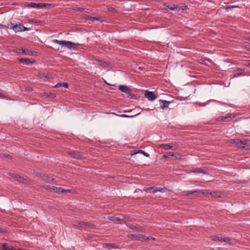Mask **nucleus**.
Wrapping results in <instances>:
<instances>
[{
  "label": "nucleus",
  "instance_id": "1",
  "mask_svg": "<svg viewBox=\"0 0 250 250\" xmlns=\"http://www.w3.org/2000/svg\"><path fill=\"white\" fill-rule=\"evenodd\" d=\"M6 28L13 29L15 32L26 31L30 29L29 28L24 26L20 22L16 24H14L13 23L10 22L7 25Z\"/></svg>",
  "mask_w": 250,
  "mask_h": 250
},
{
  "label": "nucleus",
  "instance_id": "2",
  "mask_svg": "<svg viewBox=\"0 0 250 250\" xmlns=\"http://www.w3.org/2000/svg\"><path fill=\"white\" fill-rule=\"evenodd\" d=\"M159 148H162L164 150L172 149L173 150H177L179 147V145L176 143H170L169 144H160L158 145Z\"/></svg>",
  "mask_w": 250,
  "mask_h": 250
},
{
  "label": "nucleus",
  "instance_id": "3",
  "mask_svg": "<svg viewBox=\"0 0 250 250\" xmlns=\"http://www.w3.org/2000/svg\"><path fill=\"white\" fill-rule=\"evenodd\" d=\"M118 89L122 92L128 95V97L136 99V96L131 92V90L126 85H120L118 86Z\"/></svg>",
  "mask_w": 250,
  "mask_h": 250
},
{
  "label": "nucleus",
  "instance_id": "4",
  "mask_svg": "<svg viewBox=\"0 0 250 250\" xmlns=\"http://www.w3.org/2000/svg\"><path fill=\"white\" fill-rule=\"evenodd\" d=\"M167 8L172 11H180L181 10H187L188 7L187 5H184L183 6H180L176 4H168Z\"/></svg>",
  "mask_w": 250,
  "mask_h": 250
},
{
  "label": "nucleus",
  "instance_id": "5",
  "mask_svg": "<svg viewBox=\"0 0 250 250\" xmlns=\"http://www.w3.org/2000/svg\"><path fill=\"white\" fill-rule=\"evenodd\" d=\"M122 216V218H118V217L110 216H108L107 218L108 220L111 221L114 223L122 224H123V222H122V221H123V220L125 219V218L124 217V216Z\"/></svg>",
  "mask_w": 250,
  "mask_h": 250
},
{
  "label": "nucleus",
  "instance_id": "6",
  "mask_svg": "<svg viewBox=\"0 0 250 250\" xmlns=\"http://www.w3.org/2000/svg\"><path fill=\"white\" fill-rule=\"evenodd\" d=\"M145 97L150 101H153L157 98V96L153 92L146 90L145 92Z\"/></svg>",
  "mask_w": 250,
  "mask_h": 250
},
{
  "label": "nucleus",
  "instance_id": "7",
  "mask_svg": "<svg viewBox=\"0 0 250 250\" xmlns=\"http://www.w3.org/2000/svg\"><path fill=\"white\" fill-rule=\"evenodd\" d=\"M22 52L25 55H28V56H33L34 55V54L35 52L32 51V50L27 49V48H19L17 49V53H21Z\"/></svg>",
  "mask_w": 250,
  "mask_h": 250
},
{
  "label": "nucleus",
  "instance_id": "8",
  "mask_svg": "<svg viewBox=\"0 0 250 250\" xmlns=\"http://www.w3.org/2000/svg\"><path fill=\"white\" fill-rule=\"evenodd\" d=\"M126 226L132 229H134L138 232H143L144 229L139 225H134L132 224H126Z\"/></svg>",
  "mask_w": 250,
  "mask_h": 250
},
{
  "label": "nucleus",
  "instance_id": "9",
  "mask_svg": "<svg viewBox=\"0 0 250 250\" xmlns=\"http://www.w3.org/2000/svg\"><path fill=\"white\" fill-rule=\"evenodd\" d=\"M145 238V235L143 234H131L130 236V238L132 240H138L140 241H144V239Z\"/></svg>",
  "mask_w": 250,
  "mask_h": 250
},
{
  "label": "nucleus",
  "instance_id": "10",
  "mask_svg": "<svg viewBox=\"0 0 250 250\" xmlns=\"http://www.w3.org/2000/svg\"><path fill=\"white\" fill-rule=\"evenodd\" d=\"M234 116H232V114H229L225 116L220 117V122H229L231 121Z\"/></svg>",
  "mask_w": 250,
  "mask_h": 250
},
{
  "label": "nucleus",
  "instance_id": "11",
  "mask_svg": "<svg viewBox=\"0 0 250 250\" xmlns=\"http://www.w3.org/2000/svg\"><path fill=\"white\" fill-rule=\"evenodd\" d=\"M96 61L100 65L103 66L104 68H109L110 67V63L108 62H105L99 59H96Z\"/></svg>",
  "mask_w": 250,
  "mask_h": 250
},
{
  "label": "nucleus",
  "instance_id": "12",
  "mask_svg": "<svg viewBox=\"0 0 250 250\" xmlns=\"http://www.w3.org/2000/svg\"><path fill=\"white\" fill-rule=\"evenodd\" d=\"M159 102H160V108L162 109H164L166 107H167L170 103V102L169 101L162 100H160Z\"/></svg>",
  "mask_w": 250,
  "mask_h": 250
},
{
  "label": "nucleus",
  "instance_id": "13",
  "mask_svg": "<svg viewBox=\"0 0 250 250\" xmlns=\"http://www.w3.org/2000/svg\"><path fill=\"white\" fill-rule=\"evenodd\" d=\"M234 142L238 145V147L242 148L243 147L244 145L247 144V141L246 140H239V139H235L234 140Z\"/></svg>",
  "mask_w": 250,
  "mask_h": 250
},
{
  "label": "nucleus",
  "instance_id": "14",
  "mask_svg": "<svg viewBox=\"0 0 250 250\" xmlns=\"http://www.w3.org/2000/svg\"><path fill=\"white\" fill-rule=\"evenodd\" d=\"M27 7L41 9V3L30 2L27 4Z\"/></svg>",
  "mask_w": 250,
  "mask_h": 250
},
{
  "label": "nucleus",
  "instance_id": "15",
  "mask_svg": "<svg viewBox=\"0 0 250 250\" xmlns=\"http://www.w3.org/2000/svg\"><path fill=\"white\" fill-rule=\"evenodd\" d=\"M16 180L21 183L24 184H29V182L25 178L18 175Z\"/></svg>",
  "mask_w": 250,
  "mask_h": 250
},
{
  "label": "nucleus",
  "instance_id": "16",
  "mask_svg": "<svg viewBox=\"0 0 250 250\" xmlns=\"http://www.w3.org/2000/svg\"><path fill=\"white\" fill-rule=\"evenodd\" d=\"M132 152V155H135L137 153H141L146 157H149V154H148L145 151H144V150H134Z\"/></svg>",
  "mask_w": 250,
  "mask_h": 250
},
{
  "label": "nucleus",
  "instance_id": "17",
  "mask_svg": "<svg viewBox=\"0 0 250 250\" xmlns=\"http://www.w3.org/2000/svg\"><path fill=\"white\" fill-rule=\"evenodd\" d=\"M86 225V222H77L74 224V226L77 228H85Z\"/></svg>",
  "mask_w": 250,
  "mask_h": 250
},
{
  "label": "nucleus",
  "instance_id": "18",
  "mask_svg": "<svg viewBox=\"0 0 250 250\" xmlns=\"http://www.w3.org/2000/svg\"><path fill=\"white\" fill-rule=\"evenodd\" d=\"M192 172L194 173L195 174H199V173H203V174H206V171L202 169V168H195L193 169L192 171Z\"/></svg>",
  "mask_w": 250,
  "mask_h": 250
},
{
  "label": "nucleus",
  "instance_id": "19",
  "mask_svg": "<svg viewBox=\"0 0 250 250\" xmlns=\"http://www.w3.org/2000/svg\"><path fill=\"white\" fill-rule=\"evenodd\" d=\"M42 180L50 183L53 182V181L54 180V179L53 178L45 174L42 175Z\"/></svg>",
  "mask_w": 250,
  "mask_h": 250
},
{
  "label": "nucleus",
  "instance_id": "20",
  "mask_svg": "<svg viewBox=\"0 0 250 250\" xmlns=\"http://www.w3.org/2000/svg\"><path fill=\"white\" fill-rule=\"evenodd\" d=\"M18 60L19 61V62H24L26 64L30 63H33L35 62L34 61H31L30 60H29L28 59H25V58H19V59H18Z\"/></svg>",
  "mask_w": 250,
  "mask_h": 250
},
{
  "label": "nucleus",
  "instance_id": "21",
  "mask_svg": "<svg viewBox=\"0 0 250 250\" xmlns=\"http://www.w3.org/2000/svg\"><path fill=\"white\" fill-rule=\"evenodd\" d=\"M62 188L60 187H56L52 186L51 188V191L54 192V193H62Z\"/></svg>",
  "mask_w": 250,
  "mask_h": 250
},
{
  "label": "nucleus",
  "instance_id": "22",
  "mask_svg": "<svg viewBox=\"0 0 250 250\" xmlns=\"http://www.w3.org/2000/svg\"><path fill=\"white\" fill-rule=\"evenodd\" d=\"M74 43L70 41H65L64 46L68 49H71L74 47Z\"/></svg>",
  "mask_w": 250,
  "mask_h": 250
},
{
  "label": "nucleus",
  "instance_id": "23",
  "mask_svg": "<svg viewBox=\"0 0 250 250\" xmlns=\"http://www.w3.org/2000/svg\"><path fill=\"white\" fill-rule=\"evenodd\" d=\"M104 247H109V248H112L113 249H117L118 248L117 245L113 243H106L104 244L103 245Z\"/></svg>",
  "mask_w": 250,
  "mask_h": 250
},
{
  "label": "nucleus",
  "instance_id": "24",
  "mask_svg": "<svg viewBox=\"0 0 250 250\" xmlns=\"http://www.w3.org/2000/svg\"><path fill=\"white\" fill-rule=\"evenodd\" d=\"M156 188V187H148L144 189V190L146 192L149 193H155L156 191H154Z\"/></svg>",
  "mask_w": 250,
  "mask_h": 250
},
{
  "label": "nucleus",
  "instance_id": "25",
  "mask_svg": "<svg viewBox=\"0 0 250 250\" xmlns=\"http://www.w3.org/2000/svg\"><path fill=\"white\" fill-rule=\"evenodd\" d=\"M69 154L75 158H81V155L78 152L70 151V152H69Z\"/></svg>",
  "mask_w": 250,
  "mask_h": 250
},
{
  "label": "nucleus",
  "instance_id": "26",
  "mask_svg": "<svg viewBox=\"0 0 250 250\" xmlns=\"http://www.w3.org/2000/svg\"><path fill=\"white\" fill-rule=\"evenodd\" d=\"M66 41H59L56 39H54L53 40V42L56 43H58L60 44V45L64 46L65 42Z\"/></svg>",
  "mask_w": 250,
  "mask_h": 250
},
{
  "label": "nucleus",
  "instance_id": "27",
  "mask_svg": "<svg viewBox=\"0 0 250 250\" xmlns=\"http://www.w3.org/2000/svg\"><path fill=\"white\" fill-rule=\"evenodd\" d=\"M226 242L227 243L229 244L230 245H231L232 244L231 242L230 239H229V238H223L220 237V242Z\"/></svg>",
  "mask_w": 250,
  "mask_h": 250
},
{
  "label": "nucleus",
  "instance_id": "28",
  "mask_svg": "<svg viewBox=\"0 0 250 250\" xmlns=\"http://www.w3.org/2000/svg\"><path fill=\"white\" fill-rule=\"evenodd\" d=\"M174 156V153H171V152H168V153H167L166 154L163 155L162 157L164 159H167V158H169L170 157H172V156Z\"/></svg>",
  "mask_w": 250,
  "mask_h": 250
},
{
  "label": "nucleus",
  "instance_id": "29",
  "mask_svg": "<svg viewBox=\"0 0 250 250\" xmlns=\"http://www.w3.org/2000/svg\"><path fill=\"white\" fill-rule=\"evenodd\" d=\"M3 250H13V247H8L6 244H3L2 245Z\"/></svg>",
  "mask_w": 250,
  "mask_h": 250
},
{
  "label": "nucleus",
  "instance_id": "30",
  "mask_svg": "<svg viewBox=\"0 0 250 250\" xmlns=\"http://www.w3.org/2000/svg\"><path fill=\"white\" fill-rule=\"evenodd\" d=\"M86 225L85 228L95 229L96 227L95 225L90 223H86Z\"/></svg>",
  "mask_w": 250,
  "mask_h": 250
},
{
  "label": "nucleus",
  "instance_id": "31",
  "mask_svg": "<svg viewBox=\"0 0 250 250\" xmlns=\"http://www.w3.org/2000/svg\"><path fill=\"white\" fill-rule=\"evenodd\" d=\"M140 113H137L136 114H135V115H126V114H122L121 115V117H126V118H133L136 116H137L138 115H139Z\"/></svg>",
  "mask_w": 250,
  "mask_h": 250
},
{
  "label": "nucleus",
  "instance_id": "32",
  "mask_svg": "<svg viewBox=\"0 0 250 250\" xmlns=\"http://www.w3.org/2000/svg\"><path fill=\"white\" fill-rule=\"evenodd\" d=\"M235 7H237V6H227L226 7H221L220 8V9L224 8L226 10L228 11V10H230Z\"/></svg>",
  "mask_w": 250,
  "mask_h": 250
},
{
  "label": "nucleus",
  "instance_id": "33",
  "mask_svg": "<svg viewBox=\"0 0 250 250\" xmlns=\"http://www.w3.org/2000/svg\"><path fill=\"white\" fill-rule=\"evenodd\" d=\"M154 191H159L160 192H164L165 191V188H162L160 187H156Z\"/></svg>",
  "mask_w": 250,
  "mask_h": 250
},
{
  "label": "nucleus",
  "instance_id": "34",
  "mask_svg": "<svg viewBox=\"0 0 250 250\" xmlns=\"http://www.w3.org/2000/svg\"><path fill=\"white\" fill-rule=\"evenodd\" d=\"M84 18L85 20H90V21H94V17H92L91 16H89V15H85L84 16Z\"/></svg>",
  "mask_w": 250,
  "mask_h": 250
},
{
  "label": "nucleus",
  "instance_id": "35",
  "mask_svg": "<svg viewBox=\"0 0 250 250\" xmlns=\"http://www.w3.org/2000/svg\"><path fill=\"white\" fill-rule=\"evenodd\" d=\"M41 187L44 189L49 190L51 191V188L52 186H48L47 185H43L41 186Z\"/></svg>",
  "mask_w": 250,
  "mask_h": 250
},
{
  "label": "nucleus",
  "instance_id": "36",
  "mask_svg": "<svg viewBox=\"0 0 250 250\" xmlns=\"http://www.w3.org/2000/svg\"><path fill=\"white\" fill-rule=\"evenodd\" d=\"M202 192L201 190H195L193 191H188V195H191L194 193L199 192L200 193Z\"/></svg>",
  "mask_w": 250,
  "mask_h": 250
},
{
  "label": "nucleus",
  "instance_id": "37",
  "mask_svg": "<svg viewBox=\"0 0 250 250\" xmlns=\"http://www.w3.org/2000/svg\"><path fill=\"white\" fill-rule=\"evenodd\" d=\"M244 72V70L243 69L239 68L236 70V75L238 76L240 75Z\"/></svg>",
  "mask_w": 250,
  "mask_h": 250
},
{
  "label": "nucleus",
  "instance_id": "38",
  "mask_svg": "<svg viewBox=\"0 0 250 250\" xmlns=\"http://www.w3.org/2000/svg\"><path fill=\"white\" fill-rule=\"evenodd\" d=\"M211 101H213V102H215L216 103H217L218 102V101H216V100H209L208 101V103H200L199 104V105L200 106H205L206 104H209L210 102Z\"/></svg>",
  "mask_w": 250,
  "mask_h": 250
},
{
  "label": "nucleus",
  "instance_id": "39",
  "mask_svg": "<svg viewBox=\"0 0 250 250\" xmlns=\"http://www.w3.org/2000/svg\"><path fill=\"white\" fill-rule=\"evenodd\" d=\"M47 96L49 98L53 99V98H55L56 96V94L54 93H47Z\"/></svg>",
  "mask_w": 250,
  "mask_h": 250
},
{
  "label": "nucleus",
  "instance_id": "40",
  "mask_svg": "<svg viewBox=\"0 0 250 250\" xmlns=\"http://www.w3.org/2000/svg\"><path fill=\"white\" fill-rule=\"evenodd\" d=\"M62 193H73L72 189H64L62 188Z\"/></svg>",
  "mask_w": 250,
  "mask_h": 250
},
{
  "label": "nucleus",
  "instance_id": "41",
  "mask_svg": "<svg viewBox=\"0 0 250 250\" xmlns=\"http://www.w3.org/2000/svg\"><path fill=\"white\" fill-rule=\"evenodd\" d=\"M46 5H47L46 6L45 8H47V9H49V8H52V7H54L55 6V5L54 4H51V3H46Z\"/></svg>",
  "mask_w": 250,
  "mask_h": 250
},
{
  "label": "nucleus",
  "instance_id": "42",
  "mask_svg": "<svg viewBox=\"0 0 250 250\" xmlns=\"http://www.w3.org/2000/svg\"><path fill=\"white\" fill-rule=\"evenodd\" d=\"M8 174L9 176L13 177V178H15V179H16V177L18 176V175H16L15 173H11V172L8 173Z\"/></svg>",
  "mask_w": 250,
  "mask_h": 250
},
{
  "label": "nucleus",
  "instance_id": "43",
  "mask_svg": "<svg viewBox=\"0 0 250 250\" xmlns=\"http://www.w3.org/2000/svg\"><path fill=\"white\" fill-rule=\"evenodd\" d=\"M35 175L37 177H41L42 179V175H44V174L41 173L40 172H36L35 173Z\"/></svg>",
  "mask_w": 250,
  "mask_h": 250
},
{
  "label": "nucleus",
  "instance_id": "44",
  "mask_svg": "<svg viewBox=\"0 0 250 250\" xmlns=\"http://www.w3.org/2000/svg\"><path fill=\"white\" fill-rule=\"evenodd\" d=\"M124 217L125 218V219L124 220H123V221H122V222H123V223H125L127 221H130L129 217L125 216V215L124 216Z\"/></svg>",
  "mask_w": 250,
  "mask_h": 250
},
{
  "label": "nucleus",
  "instance_id": "45",
  "mask_svg": "<svg viewBox=\"0 0 250 250\" xmlns=\"http://www.w3.org/2000/svg\"><path fill=\"white\" fill-rule=\"evenodd\" d=\"M74 10H77V11H83L84 10V9L83 8H82V7H75L74 8Z\"/></svg>",
  "mask_w": 250,
  "mask_h": 250
},
{
  "label": "nucleus",
  "instance_id": "46",
  "mask_svg": "<svg viewBox=\"0 0 250 250\" xmlns=\"http://www.w3.org/2000/svg\"><path fill=\"white\" fill-rule=\"evenodd\" d=\"M244 65L247 66H250V61L246 60L244 62Z\"/></svg>",
  "mask_w": 250,
  "mask_h": 250
},
{
  "label": "nucleus",
  "instance_id": "47",
  "mask_svg": "<svg viewBox=\"0 0 250 250\" xmlns=\"http://www.w3.org/2000/svg\"><path fill=\"white\" fill-rule=\"evenodd\" d=\"M0 232L5 233H7L8 231H7V230H6L5 229L0 228Z\"/></svg>",
  "mask_w": 250,
  "mask_h": 250
},
{
  "label": "nucleus",
  "instance_id": "48",
  "mask_svg": "<svg viewBox=\"0 0 250 250\" xmlns=\"http://www.w3.org/2000/svg\"><path fill=\"white\" fill-rule=\"evenodd\" d=\"M46 3H41V9L45 8L46 6Z\"/></svg>",
  "mask_w": 250,
  "mask_h": 250
},
{
  "label": "nucleus",
  "instance_id": "49",
  "mask_svg": "<svg viewBox=\"0 0 250 250\" xmlns=\"http://www.w3.org/2000/svg\"><path fill=\"white\" fill-rule=\"evenodd\" d=\"M62 86L64 87V88H67L68 84L66 83H62Z\"/></svg>",
  "mask_w": 250,
  "mask_h": 250
},
{
  "label": "nucleus",
  "instance_id": "50",
  "mask_svg": "<svg viewBox=\"0 0 250 250\" xmlns=\"http://www.w3.org/2000/svg\"><path fill=\"white\" fill-rule=\"evenodd\" d=\"M25 90L28 91H32L33 90V89L31 87L27 86V87H26Z\"/></svg>",
  "mask_w": 250,
  "mask_h": 250
},
{
  "label": "nucleus",
  "instance_id": "51",
  "mask_svg": "<svg viewBox=\"0 0 250 250\" xmlns=\"http://www.w3.org/2000/svg\"><path fill=\"white\" fill-rule=\"evenodd\" d=\"M60 87H62V83H58L55 85V87L56 88Z\"/></svg>",
  "mask_w": 250,
  "mask_h": 250
},
{
  "label": "nucleus",
  "instance_id": "52",
  "mask_svg": "<svg viewBox=\"0 0 250 250\" xmlns=\"http://www.w3.org/2000/svg\"><path fill=\"white\" fill-rule=\"evenodd\" d=\"M176 158H180V156H181V155L178 153H175L174 154V156Z\"/></svg>",
  "mask_w": 250,
  "mask_h": 250
},
{
  "label": "nucleus",
  "instance_id": "53",
  "mask_svg": "<svg viewBox=\"0 0 250 250\" xmlns=\"http://www.w3.org/2000/svg\"><path fill=\"white\" fill-rule=\"evenodd\" d=\"M150 240L149 237H146V236H145V239H144V241H148V240Z\"/></svg>",
  "mask_w": 250,
  "mask_h": 250
},
{
  "label": "nucleus",
  "instance_id": "54",
  "mask_svg": "<svg viewBox=\"0 0 250 250\" xmlns=\"http://www.w3.org/2000/svg\"><path fill=\"white\" fill-rule=\"evenodd\" d=\"M114 10V9L112 7H110L108 9V11H110V12H112Z\"/></svg>",
  "mask_w": 250,
  "mask_h": 250
},
{
  "label": "nucleus",
  "instance_id": "55",
  "mask_svg": "<svg viewBox=\"0 0 250 250\" xmlns=\"http://www.w3.org/2000/svg\"><path fill=\"white\" fill-rule=\"evenodd\" d=\"M95 20L99 21L100 20V17H94V21Z\"/></svg>",
  "mask_w": 250,
  "mask_h": 250
},
{
  "label": "nucleus",
  "instance_id": "56",
  "mask_svg": "<svg viewBox=\"0 0 250 250\" xmlns=\"http://www.w3.org/2000/svg\"><path fill=\"white\" fill-rule=\"evenodd\" d=\"M246 48L248 50L250 51V45L247 46Z\"/></svg>",
  "mask_w": 250,
  "mask_h": 250
},
{
  "label": "nucleus",
  "instance_id": "57",
  "mask_svg": "<svg viewBox=\"0 0 250 250\" xmlns=\"http://www.w3.org/2000/svg\"><path fill=\"white\" fill-rule=\"evenodd\" d=\"M122 216H125V215L124 214H120L119 215V216L118 217V218H122Z\"/></svg>",
  "mask_w": 250,
  "mask_h": 250
},
{
  "label": "nucleus",
  "instance_id": "58",
  "mask_svg": "<svg viewBox=\"0 0 250 250\" xmlns=\"http://www.w3.org/2000/svg\"><path fill=\"white\" fill-rule=\"evenodd\" d=\"M13 250H21V249H15V248H13Z\"/></svg>",
  "mask_w": 250,
  "mask_h": 250
},
{
  "label": "nucleus",
  "instance_id": "59",
  "mask_svg": "<svg viewBox=\"0 0 250 250\" xmlns=\"http://www.w3.org/2000/svg\"><path fill=\"white\" fill-rule=\"evenodd\" d=\"M7 157L11 158V157L10 156H7Z\"/></svg>",
  "mask_w": 250,
  "mask_h": 250
},
{
  "label": "nucleus",
  "instance_id": "60",
  "mask_svg": "<svg viewBox=\"0 0 250 250\" xmlns=\"http://www.w3.org/2000/svg\"><path fill=\"white\" fill-rule=\"evenodd\" d=\"M152 239L154 240L155 238L154 237H152Z\"/></svg>",
  "mask_w": 250,
  "mask_h": 250
},
{
  "label": "nucleus",
  "instance_id": "61",
  "mask_svg": "<svg viewBox=\"0 0 250 250\" xmlns=\"http://www.w3.org/2000/svg\"><path fill=\"white\" fill-rule=\"evenodd\" d=\"M249 41H250V37H249Z\"/></svg>",
  "mask_w": 250,
  "mask_h": 250
},
{
  "label": "nucleus",
  "instance_id": "62",
  "mask_svg": "<svg viewBox=\"0 0 250 250\" xmlns=\"http://www.w3.org/2000/svg\"><path fill=\"white\" fill-rule=\"evenodd\" d=\"M1 95V93H0V95Z\"/></svg>",
  "mask_w": 250,
  "mask_h": 250
}]
</instances>
